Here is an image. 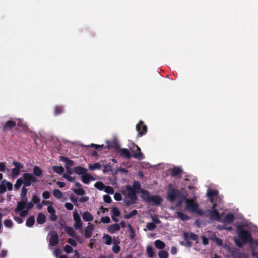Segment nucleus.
<instances>
[{"label":"nucleus","mask_w":258,"mask_h":258,"mask_svg":"<svg viewBox=\"0 0 258 258\" xmlns=\"http://www.w3.org/2000/svg\"><path fill=\"white\" fill-rule=\"evenodd\" d=\"M64 230L69 236L75 238H77V236L76 235L75 231L72 227L67 226L64 227Z\"/></svg>","instance_id":"24"},{"label":"nucleus","mask_w":258,"mask_h":258,"mask_svg":"<svg viewBox=\"0 0 258 258\" xmlns=\"http://www.w3.org/2000/svg\"><path fill=\"white\" fill-rule=\"evenodd\" d=\"M94 187L99 190H103L105 187V185L102 182H97L95 183Z\"/></svg>","instance_id":"40"},{"label":"nucleus","mask_w":258,"mask_h":258,"mask_svg":"<svg viewBox=\"0 0 258 258\" xmlns=\"http://www.w3.org/2000/svg\"><path fill=\"white\" fill-rule=\"evenodd\" d=\"M35 222V218L34 216H30L26 220V225L29 227L33 226Z\"/></svg>","instance_id":"29"},{"label":"nucleus","mask_w":258,"mask_h":258,"mask_svg":"<svg viewBox=\"0 0 258 258\" xmlns=\"http://www.w3.org/2000/svg\"><path fill=\"white\" fill-rule=\"evenodd\" d=\"M120 229V226L118 223H115L111 225L108 228V231L111 234H113L115 232L119 231Z\"/></svg>","instance_id":"21"},{"label":"nucleus","mask_w":258,"mask_h":258,"mask_svg":"<svg viewBox=\"0 0 258 258\" xmlns=\"http://www.w3.org/2000/svg\"><path fill=\"white\" fill-rule=\"evenodd\" d=\"M160 258H167L168 257V253L165 250H161L158 253Z\"/></svg>","instance_id":"46"},{"label":"nucleus","mask_w":258,"mask_h":258,"mask_svg":"<svg viewBox=\"0 0 258 258\" xmlns=\"http://www.w3.org/2000/svg\"><path fill=\"white\" fill-rule=\"evenodd\" d=\"M72 190L77 195H84L85 194V190L81 188H72Z\"/></svg>","instance_id":"38"},{"label":"nucleus","mask_w":258,"mask_h":258,"mask_svg":"<svg viewBox=\"0 0 258 258\" xmlns=\"http://www.w3.org/2000/svg\"><path fill=\"white\" fill-rule=\"evenodd\" d=\"M83 219L86 222L92 221L93 220V216L88 211H85L82 215Z\"/></svg>","instance_id":"22"},{"label":"nucleus","mask_w":258,"mask_h":258,"mask_svg":"<svg viewBox=\"0 0 258 258\" xmlns=\"http://www.w3.org/2000/svg\"><path fill=\"white\" fill-rule=\"evenodd\" d=\"M63 111V107L62 106H57L54 108V114L56 116H58Z\"/></svg>","instance_id":"36"},{"label":"nucleus","mask_w":258,"mask_h":258,"mask_svg":"<svg viewBox=\"0 0 258 258\" xmlns=\"http://www.w3.org/2000/svg\"><path fill=\"white\" fill-rule=\"evenodd\" d=\"M53 195L58 199H61L63 196L62 192L59 189H54L53 191Z\"/></svg>","instance_id":"34"},{"label":"nucleus","mask_w":258,"mask_h":258,"mask_svg":"<svg viewBox=\"0 0 258 258\" xmlns=\"http://www.w3.org/2000/svg\"><path fill=\"white\" fill-rule=\"evenodd\" d=\"M239 231L238 232V238H234V242L238 247H241L244 244L249 243L252 244L253 239L250 232L247 230L238 227Z\"/></svg>","instance_id":"1"},{"label":"nucleus","mask_w":258,"mask_h":258,"mask_svg":"<svg viewBox=\"0 0 258 258\" xmlns=\"http://www.w3.org/2000/svg\"><path fill=\"white\" fill-rule=\"evenodd\" d=\"M4 225L6 227L11 228L13 226V222L10 219L5 220L4 222Z\"/></svg>","instance_id":"50"},{"label":"nucleus","mask_w":258,"mask_h":258,"mask_svg":"<svg viewBox=\"0 0 258 258\" xmlns=\"http://www.w3.org/2000/svg\"><path fill=\"white\" fill-rule=\"evenodd\" d=\"M112 250L115 253H118L120 251V247L118 245H114L112 247Z\"/></svg>","instance_id":"54"},{"label":"nucleus","mask_w":258,"mask_h":258,"mask_svg":"<svg viewBox=\"0 0 258 258\" xmlns=\"http://www.w3.org/2000/svg\"><path fill=\"white\" fill-rule=\"evenodd\" d=\"M94 229V225L91 223H88L87 226L84 231V236L86 238H89L92 236V231Z\"/></svg>","instance_id":"13"},{"label":"nucleus","mask_w":258,"mask_h":258,"mask_svg":"<svg viewBox=\"0 0 258 258\" xmlns=\"http://www.w3.org/2000/svg\"><path fill=\"white\" fill-rule=\"evenodd\" d=\"M111 218L112 220L115 222H118V219L116 218L119 217L120 215V212L116 207H113L111 208Z\"/></svg>","instance_id":"14"},{"label":"nucleus","mask_w":258,"mask_h":258,"mask_svg":"<svg viewBox=\"0 0 258 258\" xmlns=\"http://www.w3.org/2000/svg\"><path fill=\"white\" fill-rule=\"evenodd\" d=\"M60 160L61 162H64L65 163L66 167H71L73 166L74 165V162L73 161L70 160L68 158H67V157H66L65 156H61L60 157Z\"/></svg>","instance_id":"20"},{"label":"nucleus","mask_w":258,"mask_h":258,"mask_svg":"<svg viewBox=\"0 0 258 258\" xmlns=\"http://www.w3.org/2000/svg\"><path fill=\"white\" fill-rule=\"evenodd\" d=\"M177 217L182 221H186L190 219V217L182 212H177Z\"/></svg>","instance_id":"28"},{"label":"nucleus","mask_w":258,"mask_h":258,"mask_svg":"<svg viewBox=\"0 0 258 258\" xmlns=\"http://www.w3.org/2000/svg\"><path fill=\"white\" fill-rule=\"evenodd\" d=\"M64 206L66 208L69 210H72L73 209L74 206L73 205L69 202H67L65 203Z\"/></svg>","instance_id":"61"},{"label":"nucleus","mask_w":258,"mask_h":258,"mask_svg":"<svg viewBox=\"0 0 258 258\" xmlns=\"http://www.w3.org/2000/svg\"><path fill=\"white\" fill-rule=\"evenodd\" d=\"M104 190L106 193L108 194H113L114 192L113 188L109 186H105Z\"/></svg>","instance_id":"45"},{"label":"nucleus","mask_w":258,"mask_h":258,"mask_svg":"<svg viewBox=\"0 0 258 258\" xmlns=\"http://www.w3.org/2000/svg\"><path fill=\"white\" fill-rule=\"evenodd\" d=\"M87 147H94L96 149L98 150L99 148H102L103 147V145H97L95 144H91L90 145H88Z\"/></svg>","instance_id":"59"},{"label":"nucleus","mask_w":258,"mask_h":258,"mask_svg":"<svg viewBox=\"0 0 258 258\" xmlns=\"http://www.w3.org/2000/svg\"><path fill=\"white\" fill-rule=\"evenodd\" d=\"M4 182H6L5 180H3L1 184H0V194H4L6 191V186L3 184Z\"/></svg>","instance_id":"48"},{"label":"nucleus","mask_w":258,"mask_h":258,"mask_svg":"<svg viewBox=\"0 0 258 258\" xmlns=\"http://www.w3.org/2000/svg\"><path fill=\"white\" fill-rule=\"evenodd\" d=\"M184 239L186 241L185 245L187 247H191L192 243L190 240L188 239V232H184L183 233Z\"/></svg>","instance_id":"35"},{"label":"nucleus","mask_w":258,"mask_h":258,"mask_svg":"<svg viewBox=\"0 0 258 258\" xmlns=\"http://www.w3.org/2000/svg\"><path fill=\"white\" fill-rule=\"evenodd\" d=\"M134 190H140L141 191V184L140 182L138 181H135L133 182V187Z\"/></svg>","instance_id":"43"},{"label":"nucleus","mask_w":258,"mask_h":258,"mask_svg":"<svg viewBox=\"0 0 258 258\" xmlns=\"http://www.w3.org/2000/svg\"><path fill=\"white\" fill-rule=\"evenodd\" d=\"M136 130L138 132V135L140 137L145 134L147 131V127L144 122L140 120L136 125Z\"/></svg>","instance_id":"11"},{"label":"nucleus","mask_w":258,"mask_h":258,"mask_svg":"<svg viewBox=\"0 0 258 258\" xmlns=\"http://www.w3.org/2000/svg\"><path fill=\"white\" fill-rule=\"evenodd\" d=\"M16 123L15 121L12 120H9L7 121L4 125L5 129H11L16 126Z\"/></svg>","instance_id":"30"},{"label":"nucleus","mask_w":258,"mask_h":258,"mask_svg":"<svg viewBox=\"0 0 258 258\" xmlns=\"http://www.w3.org/2000/svg\"><path fill=\"white\" fill-rule=\"evenodd\" d=\"M87 169L82 166H78L73 168V172L78 175H83L87 173Z\"/></svg>","instance_id":"18"},{"label":"nucleus","mask_w":258,"mask_h":258,"mask_svg":"<svg viewBox=\"0 0 258 258\" xmlns=\"http://www.w3.org/2000/svg\"><path fill=\"white\" fill-rule=\"evenodd\" d=\"M126 190L128 191V196L131 199V201H126V204L127 205H130V204L135 203L138 199L137 196V193H138V191L134 190L133 188L129 185L126 186Z\"/></svg>","instance_id":"7"},{"label":"nucleus","mask_w":258,"mask_h":258,"mask_svg":"<svg viewBox=\"0 0 258 258\" xmlns=\"http://www.w3.org/2000/svg\"><path fill=\"white\" fill-rule=\"evenodd\" d=\"M22 177L24 186L25 187L30 186L32 182L35 183L37 181L36 178L31 173H24Z\"/></svg>","instance_id":"6"},{"label":"nucleus","mask_w":258,"mask_h":258,"mask_svg":"<svg viewBox=\"0 0 258 258\" xmlns=\"http://www.w3.org/2000/svg\"><path fill=\"white\" fill-rule=\"evenodd\" d=\"M64 250L67 253H70L73 251V249L71 246L69 245H66L64 247Z\"/></svg>","instance_id":"53"},{"label":"nucleus","mask_w":258,"mask_h":258,"mask_svg":"<svg viewBox=\"0 0 258 258\" xmlns=\"http://www.w3.org/2000/svg\"><path fill=\"white\" fill-rule=\"evenodd\" d=\"M101 221L104 223H109L110 222V218L108 216L102 217L101 218Z\"/></svg>","instance_id":"55"},{"label":"nucleus","mask_w":258,"mask_h":258,"mask_svg":"<svg viewBox=\"0 0 258 258\" xmlns=\"http://www.w3.org/2000/svg\"><path fill=\"white\" fill-rule=\"evenodd\" d=\"M6 162H0V171L4 172L6 169Z\"/></svg>","instance_id":"62"},{"label":"nucleus","mask_w":258,"mask_h":258,"mask_svg":"<svg viewBox=\"0 0 258 258\" xmlns=\"http://www.w3.org/2000/svg\"><path fill=\"white\" fill-rule=\"evenodd\" d=\"M23 184V181L22 179L19 178L17 180L16 183L14 185V187L16 189H18L20 188L22 184Z\"/></svg>","instance_id":"44"},{"label":"nucleus","mask_w":258,"mask_h":258,"mask_svg":"<svg viewBox=\"0 0 258 258\" xmlns=\"http://www.w3.org/2000/svg\"><path fill=\"white\" fill-rule=\"evenodd\" d=\"M32 201L33 203L38 204L40 201V198L36 195H34L32 197Z\"/></svg>","instance_id":"57"},{"label":"nucleus","mask_w":258,"mask_h":258,"mask_svg":"<svg viewBox=\"0 0 258 258\" xmlns=\"http://www.w3.org/2000/svg\"><path fill=\"white\" fill-rule=\"evenodd\" d=\"M147 253L150 258H153L155 255V252L152 246H149L147 247Z\"/></svg>","instance_id":"37"},{"label":"nucleus","mask_w":258,"mask_h":258,"mask_svg":"<svg viewBox=\"0 0 258 258\" xmlns=\"http://www.w3.org/2000/svg\"><path fill=\"white\" fill-rule=\"evenodd\" d=\"M13 164L15 167L12 169V177L15 178L19 175L21 169L24 168V165L21 163L16 161H13Z\"/></svg>","instance_id":"9"},{"label":"nucleus","mask_w":258,"mask_h":258,"mask_svg":"<svg viewBox=\"0 0 258 258\" xmlns=\"http://www.w3.org/2000/svg\"><path fill=\"white\" fill-rule=\"evenodd\" d=\"M216 206V204H214L211 210H208V211L210 213V218L211 220L220 222L222 221V219H221L219 212L215 208Z\"/></svg>","instance_id":"8"},{"label":"nucleus","mask_w":258,"mask_h":258,"mask_svg":"<svg viewBox=\"0 0 258 258\" xmlns=\"http://www.w3.org/2000/svg\"><path fill=\"white\" fill-rule=\"evenodd\" d=\"M33 172L34 175L36 177H39L42 174V170L39 167L37 166L34 167Z\"/></svg>","instance_id":"31"},{"label":"nucleus","mask_w":258,"mask_h":258,"mask_svg":"<svg viewBox=\"0 0 258 258\" xmlns=\"http://www.w3.org/2000/svg\"><path fill=\"white\" fill-rule=\"evenodd\" d=\"M132 151V156L139 160L144 159L145 156L141 151V148L136 144L133 143L130 148Z\"/></svg>","instance_id":"5"},{"label":"nucleus","mask_w":258,"mask_h":258,"mask_svg":"<svg viewBox=\"0 0 258 258\" xmlns=\"http://www.w3.org/2000/svg\"><path fill=\"white\" fill-rule=\"evenodd\" d=\"M118 151L120 156L126 158L127 159H131L132 155L127 149L120 148Z\"/></svg>","instance_id":"15"},{"label":"nucleus","mask_w":258,"mask_h":258,"mask_svg":"<svg viewBox=\"0 0 258 258\" xmlns=\"http://www.w3.org/2000/svg\"><path fill=\"white\" fill-rule=\"evenodd\" d=\"M103 200L105 203H110L112 202L111 198L108 195H104L103 196Z\"/></svg>","instance_id":"51"},{"label":"nucleus","mask_w":258,"mask_h":258,"mask_svg":"<svg viewBox=\"0 0 258 258\" xmlns=\"http://www.w3.org/2000/svg\"><path fill=\"white\" fill-rule=\"evenodd\" d=\"M102 239L104 243L106 245H109L112 243V237L108 234H104L103 236Z\"/></svg>","instance_id":"27"},{"label":"nucleus","mask_w":258,"mask_h":258,"mask_svg":"<svg viewBox=\"0 0 258 258\" xmlns=\"http://www.w3.org/2000/svg\"><path fill=\"white\" fill-rule=\"evenodd\" d=\"M143 194L142 199L147 202L152 203L154 205H160L163 201L162 198L158 195H151L149 191L147 190H141Z\"/></svg>","instance_id":"2"},{"label":"nucleus","mask_w":258,"mask_h":258,"mask_svg":"<svg viewBox=\"0 0 258 258\" xmlns=\"http://www.w3.org/2000/svg\"><path fill=\"white\" fill-rule=\"evenodd\" d=\"M107 143L108 144L107 147L108 149L113 148L116 150H118L120 148L119 144L116 139H114L111 142L107 141Z\"/></svg>","instance_id":"19"},{"label":"nucleus","mask_w":258,"mask_h":258,"mask_svg":"<svg viewBox=\"0 0 258 258\" xmlns=\"http://www.w3.org/2000/svg\"><path fill=\"white\" fill-rule=\"evenodd\" d=\"M53 170L54 172L58 174H61L64 171V169L62 166H53Z\"/></svg>","instance_id":"33"},{"label":"nucleus","mask_w":258,"mask_h":258,"mask_svg":"<svg viewBox=\"0 0 258 258\" xmlns=\"http://www.w3.org/2000/svg\"><path fill=\"white\" fill-rule=\"evenodd\" d=\"M218 194V191L216 190L209 189L207 192V196L208 197H213L216 196Z\"/></svg>","instance_id":"42"},{"label":"nucleus","mask_w":258,"mask_h":258,"mask_svg":"<svg viewBox=\"0 0 258 258\" xmlns=\"http://www.w3.org/2000/svg\"><path fill=\"white\" fill-rule=\"evenodd\" d=\"M63 177L64 178H65L68 181L72 182L74 181L75 178L71 176L70 175H63Z\"/></svg>","instance_id":"56"},{"label":"nucleus","mask_w":258,"mask_h":258,"mask_svg":"<svg viewBox=\"0 0 258 258\" xmlns=\"http://www.w3.org/2000/svg\"><path fill=\"white\" fill-rule=\"evenodd\" d=\"M186 209L199 216H203L204 214V212L199 209L198 204L194 199H187L186 200Z\"/></svg>","instance_id":"3"},{"label":"nucleus","mask_w":258,"mask_h":258,"mask_svg":"<svg viewBox=\"0 0 258 258\" xmlns=\"http://www.w3.org/2000/svg\"><path fill=\"white\" fill-rule=\"evenodd\" d=\"M155 246L159 249H162L165 247V244L160 240H156L155 241Z\"/></svg>","instance_id":"32"},{"label":"nucleus","mask_w":258,"mask_h":258,"mask_svg":"<svg viewBox=\"0 0 258 258\" xmlns=\"http://www.w3.org/2000/svg\"><path fill=\"white\" fill-rule=\"evenodd\" d=\"M6 183V189L7 188L8 190L9 191H11L13 189V184L12 183L10 182H7L6 181V182H5Z\"/></svg>","instance_id":"63"},{"label":"nucleus","mask_w":258,"mask_h":258,"mask_svg":"<svg viewBox=\"0 0 258 258\" xmlns=\"http://www.w3.org/2000/svg\"><path fill=\"white\" fill-rule=\"evenodd\" d=\"M235 217L232 213H228L226 215L223 219H222V222L224 224H231L234 220Z\"/></svg>","instance_id":"16"},{"label":"nucleus","mask_w":258,"mask_h":258,"mask_svg":"<svg viewBox=\"0 0 258 258\" xmlns=\"http://www.w3.org/2000/svg\"><path fill=\"white\" fill-rule=\"evenodd\" d=\"M58 219L57 216L55 214V213L50 214V219L52 221H56Z\"/></svg>","instance_id":"64"},{"label":"nucleus","mask_w":258,"mask_h":258,"mask_svg":"<svg viewBox=\"0 0 258 258\" xmlns=\"http://www.w3.org/2000/svg\"><path fill=\"white\" fill-rule=\"evenodd\" d=\"M46 222V216L42 213H40L37 216V222L39 224H43Z\"/></svg>","instance_id":"23"},{"label":"nucleus","mask_w":258,"mask_h":258,"mask_svg":"<svg viewBox=\"0 0 258 258\" xmlns=\"http://www.w3.org/2000/svg\"><path fill=\"white\" fill-rule=\"evenodd\" d=\"M89 168L91 170H94L96 169H100L101 168V165L99 163H95L93 164L89 165Z\"/></svg>","instance_id":"39"},{"label":"nucleus","mask_w":258,"mask_h":258,"mask_svg":"<svg viewBox=\"0 0 258 258\" xmlns=\"http://www.w3.org/2000/svg\"><path fill=\"white\" fill-rule=\"evenodd\" d=\"M146 228L149 231H153L156 228V225L154 222L147 223Z\"/></svg>","instance_id":"41"},{"label":"nucleus","mask_w":258,"mask_h":258,"mask_svg":"<svg viewBox=\"0 0 258 258\" xmlns=\"http://www.w3.org/2000/svg\"><path fill=\"white\" fill-rule=\"evenodd\" d=\"M50 233L51 236L49 240V245L52 246H55L59 242L58 235L54 231H51Z\"/></svg>","instance_id":"12"},{"label":"nucleus","mask_w":258,"mask_h":258,"mask_svg":"<svg viewBox=\"0 0 258 258\" xmlns=\"http://www.w3.org/2000/svg\"><path fill=\"white\" fill-rule=\"evenodd\" d=\"M73 219L75 223L74 224V227L76 230L80 229L82 227V223L77 211L75 210L73 213Z\"/></svg>","instance_id":"10"},{"label":"nucleus","mask_w":258,"mask_h":258,"mask_svg":"<svg viewBox=\"0 0 258 258\" xmlns=\"http://www.w3.org/2000/svg\"><path fill=\"white\" fill-rule=\"evenodd\" d=\"M137 214V211L136 210H133L129 214H126L124 216L125 219H128L132 218L133 216L136 215Z\"/></svg>","instance_id":"47"},{"label":"nucleus","mask_w":258,"mask_h":258,"mask_svg":"<svg viewBox=\"0 0 258 258\" xmlns=\"http://www.w3.org/2000/svg\"><path fill=\"white\" fill-rule=\"evenodd\" d=\"M27 192V189L26 188L25 186H23L22 188V191L21 194V198H26V194Z\"/></svg>","instance_id":"58"},{"label":"nucleus","mask_w":258,"mask_h":258,"mask_svg":"<svg viewBox=\"0 0 258 258\" xmlns=\"http://www.w3.org/2000/svg\"><path fill=\"white\" fill-rule=\"evenodd\" d=\"M182 197L181 192L177 189L171 187L170 185L168 187L167 199L171 202H173L176 200H179Z\"/></svg>","instance_id":"4"},{"label":"nucleus","mask_w":258,"mask_h":258,"mask_svg":"<svg viewBox=\"0 0 258 258\" xmlns=\"http://www.w3.org/2000/svg\"><path fill=\"white\" fill-rule=\"evenodd\" d=\"M66 173H64L63 175H70L73 174V168L72 169L71 167H66Z\"/></svg>","instance_id":"60"},{"label":"nucleus","mask_w":258,"mask_h":258,"mask_svg":"<svg viewBox=\"0 0 258 258\" xmlns=\"http://www.w3.org/2000/svg\"><path fill=\"white\" fill-rule=\"evenodd\" d=\"M26 203L23 201H19L17 203V206L15 210L16 213H19L26 208Z\"/></svg>","instance_id":"25"},{"label":"nucleus","mask_w":258,"mask_h":258,"mask_svg":"<svg viewBox=\"0 0 258 258\" xmlns=\"http://www.w3.org/2000/svg\"><path fill=\"white\" fill-rule=\"evenodd\" d=\"M128 228L130 229V237L131 239H133L135 236L134 230L133 229V228L130 224H129L128 225Z\"/></svg>","instance_id":"49"},{"label":"nucleus","mask_w":258,"mask_h":258,"mask_svg":"<svg viewBox=\"0 0 258 258\" xmlns=\"http://www.w3.org/2000/svg\"><path fill=\"white\" fill-rule=\"evenodd\" d=\"M81 178L83 183L86 184H89L90 181L91 180L94 181L95 180V178L93 177L91 175L87 174V173L81 176Z\"/></svg>","instance_id":"17"},{"label":"nucleus","mask_w":258,"mask_h":258,"mask_svg":"<svg viewBox=\"0 0 258 258\" xmlns=\"http://www.w3.org/2000/svg\"><path fill=\"white\" fill-rule=\"evenodd\" d=\"M198 239L197 235L195 233L191 232L190 233H188V239H191L194 241L197 240Z\"/></svg>","instance_id":"52"},{"label":"nucleus","mask_w":258,"mask_h":258,"mask_svg":"<svg viewBox=\"0 0 258 258\" xmlns=\"http://www.w3.org/2000/svg\"><path fill=\"white\" fill-rule=\"evenodd\" d=\"M182 169L178 167L173 168L171 170V176L172 177H176L181 174Z\"/></svg>","instance_id":"26"}]
</instances>
